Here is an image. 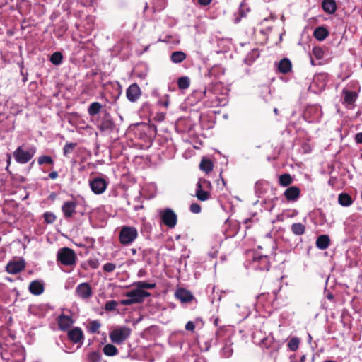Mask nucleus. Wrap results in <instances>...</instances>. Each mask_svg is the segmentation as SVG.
<instances>
[{
	"instance_id": "1",
	"label": "nucleus",
	"mask_w": 362,
	"mask_h": 362,
	"mask_svg": "<svg viewBox=\"0 0 362 362\" xmlns=\"http://www.w3.org/2000/svg\"><path fill=\"white\" fill-rule=\"evenodd\" d=\"M211 182L206 179L201 178L196 184L195 197L201 202H205L211 199Z\"/></svg>"
},
{
	"instance_id": "2",
	"label": "nucleus",
	"mask_w": 362,
	"mask_h": 362,
	"mask_svg": "<svg viewBox=\"0 0 362 362\" xmlns=\"http://www.w3.org/2000/svg\"><path fill=\"white\" fill-rule=\"evenodd\" d=\"M132 329L127 326H117L113 328L109 333L111 341L116 344H122L129 339Z\"/></svg>"
},
{
	"instance_id": "3",
	"label": "nucleus",
	"mask_w": 362,
	"mask_h": 362,
	"mask_svg": "<svg viewBox=\"0 0 362 362\" xmlns=\"http://www.w3.org/2000/svg\"><path fill=\"white\" fill-rule=\"evenodd\" d=\"M76 254L74 250L69 247L60 248L57 253V260L64 266H75Z\"/></svg>"
},
{
	"instance_id": "4",
	"label": "nucleus",
	"mask_w": 362,
	"mask_h": 362,
	"mask_svg": "<svg viewBox=\"0 0 362 362\" xmlns=\"http://www.w3.org/2000/svg\"><path fill=\"white\" fill-rule=\"evenodd\" d=\"M138 230L134 226H122L119 233V243L124 245H129L138 238Z\"/></svg>"
},
{
	"instance_id": "5",
	"label": "nucleus",
	"mask_w": 362,
	"mask_h": 362,
	"mask_svg": "<svg viewBox=\"0 0 362 362\" xmlns=\"http://www.w3.org/2000/svg\"><path fill=\"white\" fill-rule=\"evenodd\" d=\"M35 153L36 148L34 146L25 149L23 146H21L13 152V157L17 163L25 164L33 158Z\"/></svg>"
},
{
	"instance_id": "6",
	"label": "nucleus",
	"mask_w": 362,
	"mask_h": 362,
	"mask_svg": "<svg viewBox=\"0 0 362 362\" xmlns=\"http://www.w3.org/2000/svg\"><path fill=\"white\" fill-rule=\"evenodd\" d=\"M125 296L129 298L122 300L120 303L123 305H129L141 303L146 297L150 296V293L137 288L127 292Z\"/></svg>"
},
{
	"instance_id": "7",
	"label": "nucleus",
	"mask_w": 362,
	"mask_h": 362,
	"mask_svg": "<svg viewBox=\"0 0 362 362\" xmlns=\"http://www.w3.org/2000/svg\"><path fill=\"white\" fill-rule=\"evenodd\" d=\"M204 95L207 98L205 101V105L209 107L222 106L226 103V97L225 95L218 96L213 90L205 91Z\"/></svg>"
},
{
	"instance_id": "8",
	"label": "nucleus",
	"mask_w": 362,
	"mask_h": 362,
	"mask_svg": "<svg viewBox=\"0 0 362 362\" xmlns=\"http://www.w3.org/2000/svg\"><path fill=\"white\" fill-rule=\"evenodd\" d=\"M163 223L170 228H173L177 221L176 214L170 209H166L160 212Z\"/></svg>"
},
{
	"instance_id": "9",
	"label": "nucleus",
	"mask_w": 362,
	"mask_h": 362,
	"mask_svg": "<svg viewBox=\"0 0 362 362\" xmlns=\"http://www.w3.org/2000/svg\"><path fill=\"white\" fill-rule=\"evenodd\" d=\"M89 185L94 194H101L106 190L108 182L103 178L95 177L89 181Z\"/></svg>"
},
{
	"instance_id": "10",
	"label": "nucleus",
	"mask_w": 362,
	"mask_h": 362,
	"mask_svg": "<svg viewBox=\"0 0 362 362\" xmlns=\"http://www.w3.org/2000/svg\"><path fill=\"white\" fill-rule=\"evenodd\" d=\"M68 339L75 344H79L81 346L84 340V334L81 328L74 327L67 331Z\"/></svg>"
},
{
	"instance_id": "11",
	"label": "nucleus",
	"mask_w": 362,
	"mask_h": 362,
	"mask_svg": "<svg viewBox=\"0 0 362 362\" xmlns=\"http://www.w3.org/2000/svg\"><path fill=\"white\" fill-rule=\"evenodd\" d=\"M25 267V262L23 259H13L7 264L6 270L8 274H16L23 271Z\"/></svg>"
},
{
	"instance_id": "12",
	"label": "nucleus",
	"mask_w": 362,
	"mask_h": 362,
	"mask_svg": "<svg viewBox=\"0 0 362 362\" xmlns=\"http://www.w3.org/2000/svg\"><path fill=\"white\" fill-rule=\"evenodd\" d=\"M77 296L81 299H88L92 296L93 291L88 283H81L76 288Z\"/></svg>"
},
{
	"instance_id": "13",
	"label": "nucleus",
	"mask_w": 362,
	"mask_h": 362,
	"mask_svg": "<svg viewBox=\"0 0 362 362\" xmlns=\"http://www.w3.org/2000/svg\"><path fill=\"white\" fill-rule=\"evenodd\" d=\"M127 99L132 103L137 101L141 95V90L137 83L131 84L126 91Z\"/></svg>"
},
{
	"instance_id": "14",
	"label": "nucleus",
	"mask_w": 362,
	"mask_h": 362,
	"mask_svg": "<svg viewBox=\"0 0 362 362\" xmlns=\"http://www.w3.org/2000/svg\"><path fill=\"white\" fill-rule=\"evenodd\" d=\"M57 322L59 329L62 331H68L74 323V320L71 316L64 314L58 316Z\"/></svg>"
},
{
	"instance_id": "15",
	"label": "nucleus",
	"mask_w": 362,
	"mask_h": 362,
	"mask_svg": "<svg viewBox=\"0 0 362 362\" xmlns=\"http://www.w3.org/2000/svg\"><path fill=\"white\" fill-rule=\"evenodd\" d=\"M76 206L74 201H66L63 204L62 210L66 218H71L76 214Z\"/></svg>"
},
{
	"instance_id": "16",
	"label": "nucleus",
	"mask_w": 362,
	"mask_h": 362,
	"mask_svg": "<svg viewBox=\"0 0 362 362\" xmlns=\"http://www.w3.org/2000/svg\"><path fill=\"white\" fill-rule=\"evenodd\" d=\"M29 291L35 296L42 294L44 292V284L40 280H35L30 282L29 285Z\"/></svg>"
},
{
	"instance_id": "17",
	"label": "nucleus",
	"mask_w": 362,
	"mask_h": 362,
	"mask_svg": "<svg viewBox=\"0 0 362 362\" xmlns=\"http://www.w3.org/2000/svg\"><path fill=\"white\" fill-rule=\"evenodd\" d=\"M300 191L298 187L291 186L287 188L284 192V196L288 201L295 202L300 197Z\"/></svg>"
},
{
	"instance_id": "18",
	"label": "nucleus",
	"mask_w": 362,
	"mask_h": 362,
	"mask_svg": "<svg viewBox=\"0 0 362 362\" xmlns=\"http://www.w3.org/2000/svg\"><path fill=\"white\" fill-rule=\"evenodd\" d=\"M344 95V103L346 105H353L358 98L356 92L344 89L342 91Z\"/></svg>"
},
{
	"instance_id": "19",
	"label": "nucleus",
	"mask_w": 362,
	"mask_h": 362,
	"mask_svg": "<svg viewBox=\"0 0 362 362\" xmlns=\"http://www.w3.org/2000/svg\"><path fill=\"white\" fill-rule=\"evenodd\" d=\"M176 297L182 303H188L192 300L193 295L187 290L178 289L175 293Z\"/></svg>"
},
{
	"instance_id": "20",
	"label": "nucleus",
	"mask_w": 362,
	"mask_h": 362,
	"mask_svg": "<svg viewBox=\"0 0 362 362\" xmlns=\"http://www.w3.org/2000/svg\"><path fill=\"white\" fill-rule=\"evenodd\" d=\"M291 62L287 58L281 59L278 64V70L279 72L282 74H286L290 72L291 71Z\"/></svg>"
},
{
	"instance_id": "21",
	"label": "nucleus",
	"mask_w": 362,
	"mask_h": 362,
	"mask_svg": "<svg viewBox=\"0 0 362 362\" xmlns=\"http://www.w3.org/2000/svg\"><path fill=\"white\" fill-rule=\"evenodd\" d=\"M101 323L99 320H88L86 325L87 332L90 334H99Z\"/></svg>"
},
{
	"instance_id": "22",
	"label": "nucleus",
	"mask_w": 362,
	"mask_h": 362,
	"mask_svg": "<svg viewBox=\"0 0 362 362\" xmlns=\"http://www.w3.org/2000/svg\"><path fill=\"white\" fill-rule=\"evenodd\" d=\"M322 7L324 11L329 14L334 13L337 10V4L334 0H324Z\"/></svg>"
},
{
	"instance_id": "23",
	"label": "nucleus",
	"mask_w": 362,
	"mask_h": 362,
	"mask_svg": "<svg viewBox=\"0 0 362 362\" xmlns=\"http://www.w3.org/2000/svg\"><path fill=\"white\" fill-rule=\"evenodd\" d=\"M330 245V240L328 235H321L316 240V246L320 250L327 249Z\"/></svg>"
},
{
	"instance_id": "24",
	"label": "nucleus",
	"mask_w": 362,
	"mask_h": 362,
	"mask_svg": "<svg viewBox=\"0 0 362 362\" xmlns=\"http://www.w3.org/2000/svg\"><path fill=\"white\" fill-rule=\"evenodd\" d=\"M225 74V69L221 65H214L209 70V75L216 78H220Z\"/></svg>"
},
{
	"instance_id": "25",
	"label": "nucleus",
	"mask_w": 362,
	"mask_h": 362,
	"mask_svg": "<svg viewBox=\"0 0 362 362\" xmlns=\"http://www.w3.org/2000/svg\"><path fill=\"white\" fill-rule=\"evenodd\" d=\"M329 35V32L324 27L317 28L313 33V36L318 40H324Z\"/></svg>"
},
{
	"instance_id": "26",
	"label": "nucleus",
	"mask_w": 362,
	"mask_h": 362,
	"mask_svg": "<svg viewBox=\"0 0 362 362\" xmlns=\"http://www.w3.org/2000/svg\"><path fill=\"white\" fill-rule=\"evenodd\" d=\"M103 351L105 355L107 356H114L118 354V349L117 347L112 344H107L105 345L103 348Z\"/></svg>"
},
{
	"instance_id": "27",
	"label": "nucleus",
	"mask_w": 362,
	"mask_h": 362,
	"mask_svg": "<svg viewBox=\"0 0 362 362\" xmlns=\"http://www.w3.org/2000/svg\"><path fill=\"white\" fill-rule=\"evenodd\" d=\"M199 168L206 173H209L213 170L214 165L209 159L203 158L199 164Z\"/></svg>"
},
{
	"instance_id": "28",
	"label": "nucleus",
	"mask_w": 362,
	"mask_h": 362,
	"mask_svg": "<svg viewBox=\"0 0 362 362\" xmlns=\"http://www.w3.org/2000/svg\"><path fill=\"white\" fill-rule=\"evenodd\" d=\"M103 108L102 105L98 102H93L90 103L88 108V112L89 115L94 116L99 113Z\"/></svg>"
},
{
	"instance_id": "29",
	"label": "nucleus",
	"mask_w": 362,
	"mask_h": 362,
	"mask_svg": "<svg viewBox=\"0 0 362 362\" xmlns=\"http://www.w3.org/2000/svg\"><path fill=\"white\" fill-rule=\"evenodd\" d=\"M186 54L182 51H176L171 54L170 59L174 63H180L186 59Z\"/></svg>"
},
{
	"instance_id": "30",
	"label": "nucleus",
	"mask_w": 362,
	"mask_h": 362,
	"mask_svg": "<svg viewBox=\"0 0 362 362\" xmlns=\"http://www.w3.org/2000/svg\"><path fill=\"white\" fill-rule=\"evenodd\" d=\"M339 203L344 206H349L352 204V199L351 197L344 193H341L338 197Z\"/></svg>"
},
{
	"instance_id": "31",
	"label": "nucleus",
	"mask_w": 362,
	"mask_h": 362,
	"mask_svg": "<svg viewBox=\"0 0 362 362\" xmlns=\"http://www.w3.org/2000/svg\"><path fill=\"white\" fill-rule=\"evenodd\" d=\"M274 343V338L271 334L261 339L259 345L262 348L269 349L272 346Z\"/></svg>"
},
{
	"instance_id": "32",
	"label": "nucleus",
	"mask_w": 362,
	"mask_h": 362,
	"mask_svg": "<svg viewBox=\"0 0 362 362\" xmlns=\"http://www.w3.org/2000/svg\"><path fill=\"white\" fill-rule=\"evenodd\" d=\"M293 182V179L290 174L285 173L279 176V183L282 187H287Z\"/></svg>"
},
{
	"instance_id": "33",
	"label": "nucleus",
	"mask_w": 362,
	"mask_h": 362,
	"mask_svg": "<svg viewBox=\"0 0 362 362\" xmlns=\"http://www.w3.org/2000/svg\"><path fill=\"white\" fill-rule=\"evenodd\" d=\"M291 231L297 235H303L305 231V227L303 223H296L291 226Z\"/></svg>"
},
{
	"instance_id": "34",
	"label": "nucleus",
	"mask_w": 362,
	"mask_h": 362,
	"mask_svg": "<svg viewBox=\"0 0 362 362\" xmlns=\"http://www.w3.org/2000/svg\"><path fill=\"white\" fill-rule=\"evenodd\" d=\"M63 59L62 54L59 52L53 53L50 57V62L54 65H59Z\"/></svg>"
},
{
	"instance_id": "35",
	"label": "nucleus",
	"mask_w": 362,
	"mask_h": 362,
	"mask_svg": "<svg viewBox=\"0 0 362 362\" xmlns=\"http://www.w3.org/2000/svg\"><path fill=\"white\" fill-rule=\"evenodd\" d=\"M189 84V78L187 76L180 77L177 81V86L180 89H187Z\"/></svg>"
},
{
	"instance_id": "36",
	"label": "nucleus",
	"mask_w": 362,
	"mask_h": 362,
	"mask_svg": "<svg viewBox=\"0 0 362 362\" xmlns=\"http://www.w3.org/2000/svg\"><path fill=\"white\" fill-rule=\"evenodd\" d=\"M102 356L100 353L93 351L88 355V362H101Z\"/></svg>"
},
{
	"instance_id": "37",
	"label": "nucleus",
	"mask_w": 362,
	"mask_h": 362,
	"mask_svg": "<svg viewBox=\"0 0 362 362\" xmlns=\"http://www.w3.org/2000/svg\"><path fill=\"white\" fill-rule=\"evenodd\" d=\"M300 341L297 337H293L288 343V347L291 351H296L298 349Z\"/></svg>"
},
{
	"instance_id": "38",
	"label": "nucleus",
	"mask_w": 362,
	"mask_h": 362,
	"mask_svg": "<svg viewBox=\"0 0 362 362\" xmlns=\"http://www.w3.org/2000/svg\"><path fill=\"white\" fill-rule=\"evenodd\" d=\"M76 146V143H66L63 148L64 156H67L70 153L73 151Z\"/></svg>"
},
{
	"instance_id": "39",
	"label": "nucleus",
	"mask_w": 362,
	"mask_h": 362,
	"mask_svg": "<svg viewBox=\"0 0 362 362\" xmlns=\"http://www.w3.org/2000/svg\"><path fill=\"white\" fill-rule=\"evenodd\" d=\"M136 286L138 287V289L142 290L143 288L146 289H153L156 287V284L154 283H147L145 281H138L136 283Z\"/></svg>"
},
{
	"instance_id": "40",
	"label": "nucleus",
	"mask_w": 362,
	"mask_h": 362,
	"mask_svg": "<svg viewBox=\"0 0 362 362\" xmlns=\"http://www.w3.org/2000/svg\"><path fill=\"white\" fill-rule=\"evenodd\" d=\"M53 159L49 156H42L38 158V163L39 165L43 164H53Z\"/></svg>"
},
{
	"instance_id": "41",
	"label": "nucleus",
	"mask_w": 362,
	"mask_h": 362,
	"mask_svg": "<svg viewBox=\"0 0 362 362\" xmlns=\"http://www.w3.org/2000/svg\"><path fill=\"white\" fill-rule=\"evenodd\" d=\"M43 216L47 223H52L56 220V216L52 212H45Z\"/></svg>"
},
{
	"instance_id": "42",
	"label": "nucleus",
	"mask_w": 362,
	"mask_h": 362,
	"mask_svg": "<svg viewBox=\"0 0 362 362\" xmlns=\"http://www.w3.org/2000/svg\"><path fill=\"white\" fill-rule=\"evenodd\" d=\"M117 305H118V303L117 301L110 300L105 303V309L106 311H112V310H114L117 308Z\"/></svg>"
},
{
	"instance_id": "43",
	"label": "nucleus",
	"mask_w": 362,
	"mask_h": 362,
	"mask_svg": "<svg viewBox=\"0 0 362 362\" xmlns=\"http://www.w3.org/2000/svg\"><path fill=\"white\" fill-rule=\"evenodd\" d=\"M189 210L193 214H199L201 212V206L197 203H192L189 206Z\"/></svg>"
},
{
	"instance_id": "44",
	"label": "nucleus",
	"mask_w": 362,
	"mask_h": 362,
	"mask_svg": "<svg viewBox=\"0 0 362 362\" xmlns=\"http://www.w3.org/2000/svg\"><path fill=\"white\" fill-rule=\"evenodd\" d=\"M116 269V265L113 263H106L103 265V270L106 272H112Z\"/></svg>"
},
{
	"instance_id": "45",
	"label": "nucleus",
	"mask_w": 362,
	"mask_h": 362,
	"mask_svg": "<svg viewBox=\"0 0 362 362\" xmlns=\"http://www.w3.org/2000/svg\"><path fill=\"white\" fill-rule=\"evenodd\" d=\"M313 54L317 59H322L323 57V51L320 47H315L313 50Z\"/></svg>"
},
{
	"instance_id": "46",
	"label": "nucleus",
	"mask_w": 362,
	"mask_h": 362,
	"mask_svg": "<svg viewBox=\"0 0 362 362\" xmlns=\"http://www.w3.org/2000/svg\"><path fill=\"white\" fill-rule=\"evenodd\" d=\"M232 353H233V350L230 349V346H225L223 349V354L226 357H230L232 355Z\"/></svg>"
},
{
	"instance_id": "47",
	"label": "nucleus",
	"mask_w": 362,
	"mask_h": 362,
	"mask_svg": "<svg viewBox=\"0 0 362 362\" xmlns=\"http://www.w3.org/2000/svg\"><path fill=\"white\" fill-rule=\"evenodd\" d=\"M185 329L188 331H194L195 329V325L194 322L192 321H189L185 325Z\"/></svg>"
},
{
	"instance_id": "48",
	"label": "nucleus",
	"mask_w": 362,
	"mask_h": 362,
	"mask_svg": "<svg viewBox=\"0 0 362 362\" xmlns=\"http://www.w3.org/2000/svg\"><path fill=\"white\" fill-rule=\"evenodd\" d=\"M356 142L358 144L362 143V132L357 133L355 136Z\"/></svg>"
},
{
	"instance_id": "49",
	"label": "nucleus",
	"mask_w": 362,
	"mask_h": 362,
	"mask_svg": "<svg viewBox=\"0 0 362 362\" xmlns=\"http://www.w3.org/2000/svg\"><path fill=\"white\" fill-rule=\"evenodd\" d=\"M197 1H198L199 4H200L201 6H207L211 2V0H197Z\"/></svg>"
},
{
	"instance_id": "50",
	"label": "nucleus",
	"mask_w": 362,
	"mask_h": 362,
	"mask_svg": "<svg viewBox=\"0 0 362 362\" xmlns=\"http://www.w3.org/2000/svg\"><path fill=\"white\" fill-rule=\"evenodd\" d=\"M49 177L52 180H54L58 177V173L57 171H52L49 174Z\"/></svg>"
},
{
	"instance_id": "51",
	"label": "nucleus",
	"mask_w": 362,
	"mask_h": 362,
	"mask_svg": "<svg viewBox=\"0 0 362 362\" xmlns=\"http://www.w3.org/2000/svg\"><path fill=\"white\" fill-rule=\"evenodd\" d=\"M7 158H8V165H9L11 163V156L10 154H8Z\"/></svg>"
},
{
	"instance_id": "52",
	"label": "nucleus",
	"mask_w": 362,
	"mask_h": 362,
	"mask_svg": "<svg viewBox=\"0 0 362 362\" xmlns=\"http://www.w3.org/2000/svg\"><path fill=\"white\" fill-rule=\"evenodd\" d=\"M131 252H132V255H136V249H134V248H132V249H131Z\"/></svg>"
},
{
	"instance_id": "53",
	"label": "nucleus",
	"mask_w": 362,
	"mask_h": 362,
	"mask_svg": "<svg viewBox=\"0 0 362 362\" xmlns=\"http://www.w3.org/2000/svg\"><path fill=\"white\" fill-rule=\"evenodd\" d=\"M274 112L276 115L278 114V110L276 108H274Z\"/></svg>"
},
{
	"instance_id": "54",
	"label": "nucleus",
	"mask_w": 362,
	"mask_h": 362,
	"mask_svg": "<svg viewBox=\"0 0 362 362\" xmlns=\"http://www.w3.org/2000/svg\"><path fill=\"white\" fill-rule=\"evenodd\" d=\"M324 362H335L334 361H330V360H327V361H325Z\"/></svg>"
},
{
	"instance_id": "55",
	"label": "nucleus",
	"mask_w": 362,
	"mask_h": 362,
	"mask_svg": "<svg viewBox=\"0 0 362 362\" xmlns=\"http://www.w3.org/2000/svg\"><path fill=\"white\" fill-rule=\"evenodd\" d=\"M92 267H93V268H96V267H97V266H96V265H95V264H93Z\"/></svg>"
},
{
	"instance_id": "56",
	"label": "nucleus",
	"mask_w": 362,
	"mask_h": 362,
	"mask_svg": "<svg viewBox=\"0 0 362 362\" xmlns=\"http://www.w3.org/2000/svg\"><path fill=\"white\" fill-rule=\"evenodd\" d=\"M92 267H93V268H96V267H97V266H96V265H95V264H93Z\"/></svg>"
},
{
	"instance_id": "57",
	"label": "nucleus",
	"mask_w": 362,
	"mask_h": 362,
	"mask_svg": "<svg viewBox=\"0 0 362 362\" xmlns=\"http://www.w3.org/2000/svg\"><path fill=\"white\" fill-rule=\"evenodd\" d=\"M263 296H264V295H263V294H262L261 296H259V297H258V298H262Z\"/></svg>"
},
{
	"instance_id": "58",
	"label": "nucleus",
	"mask_w": 362,
	"mask_h": 362,
	"mask_svg": "<svg viewBox=\"0 0 362 362\" xmlns=\"http://www.w3.org/2000/svg\"><path fill=\"white\" fill-rule=\"evenodd\" d=\"M104 362H106V361H104Z\"/></svg>"
}]
</instances>
